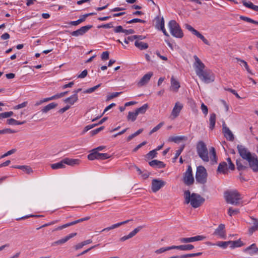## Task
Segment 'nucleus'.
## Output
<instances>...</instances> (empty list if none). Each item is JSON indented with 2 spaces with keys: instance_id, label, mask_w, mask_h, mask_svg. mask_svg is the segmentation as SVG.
<instances>
[{
  "instance_id": "obj_26",
  "label": "nucleus",
  "mask_w": 258,
  "mask_h": 258,
  "mask_svg": "<svg viewBox=\"0 0 258 258\" xmlns=\"http://www.w3.org/2000/svg\"><path fill=\"white\" fill-rule=\"evenodd\" d=\"M229 244H230V247L231 248L235 247H239L244 245V243L241 241L240 239L235 241H228Z\"/></svg>"
},
{
  "instance_id": "obj_29",
  "label": "nucleus",
  "mask_w": 258,
  "mask_h": 258,
  "mask_svg": "<svg viewBox=\"0 0 258 258\" xmlns=\"http://www.w3.org/2000/svg\"><path fill=\"white\" fill-rule=\"evenodd\" d=\"M78 100V95L73 94L72 96L67 98L64 99V101L66 103H68L70 105H72Z\"/></svg>"
},
{
  "instance_id": "obj_56",
  "label": "nucleus",
  "mask_w": 258,
  "mask_h": 258,
  "mask_svg": "<svg viewBox=\"0 0 258 258\" xmlns=\"http://www.w3.org/2000/svg\"><path fill=\"white\" fill-rule=\"evenodd\" d=\"M157 151L156 150H153L150 151L148 154L147 155L149 157H151L152 158H155L157 156Z\"/></svg>"
},
{
  "instance_id": "obj_40",
  "label": "nucleus",
  "mask_w": 258,
  "mask_h": 258,
  "mask_svg": "<svg viewBox=\"0 0 258 258\" xmlns=\"http://www.w3.org/2000/svg\"><path fill=\"white\" fill-rule=\"evenodd\" d=\"M51 167L52 169H58L64 168L65 165L63 162V160H62L59 162L51 164Z\"/></svg>"
},
{
  "instance_id": "obj_48",
  "label": "nucleus",
  "mask_w": 258,
  "mask_h": 258,
  "mask_svg": "<svg viewBox=\"0 0 258 258\" xmlns=\"http://www.w3.org/2000/svg\"><path fill=\"white\" fill-rule=\"evenodd\" d=\"M163 125V122H160L155 127H154L149 133V135H152L153 133L157 132L158 130H159Z\"/></svg>"
},
{
  "instance_id": "obj_25",
  "label": "nucleus",
  "mask_w": 258,
  "mask_h": 258,
  "mask_svg": "<svg viewBox=\"0 0 258 258\" xmlns=\"http://www.w3.org/2000/svg\"><path fill=\"white\" fill-rule=\"evenodd\" d=\"M149 165L153 167H157L158 168H164L166 164L163 162L159 161L158 160H153L149 162Z\"/></svg>"
},
{
  "instance_id": "obj_3",
  "label": "nucleus",
  "mask_w": 258,
  "mask_h": 258,
  "mask_svg": "<svg viewBox=\"0 0 258 258\" xmlns=\"http://www.w3.org/2000/svg\"><path fill=\"white\" fill-rule=\"evenodd\" d=\"M196 148L199 156L204 161L208 162L209 161L208 151L205 143L202 141L198 142Z\"/></svg>"
},
{
  "instance_id": "obj_36",
  "label": "nucleus",
  "mask_w": 258,
  "mask_h": 258,
  "mask_svg": "<svg viewBox=\"0 0 258 258\" xmlns=\"http://www.w3.org/2000/svg\"><path fill=\"white\" fill-rule=\"evenodd\" d=\"M13 167L21 169L27 174H30L33 172L32 169L28 166H13Z\"/></svg>"
},
{
  "instance_id": "obj_15",
  "label": "nucleus",
  "mask_w": 258,
  "mask_h": 258,
  "mask_svg": "<svg viewBox=\"0 0 258 258\" xmlns=\"http://www.w3.org/2000/svg\"><path fill=\"white\" fill-rule=\"evenodd\" d=\"M90 219V217L89 216L79 219L78 220L72 221L71 222H69L67 224H63L61 226H59L55 229V230H60L62 229H64V228H66L69 226L77 224L79 223L85 221H87V220H89Z\"/></svg>"
},
{
  "instance_id": "obj_17",
  "label": "nucleus",
  "mask_w": 258,
  "mask_h": 258,
  "mask_svg": "<svg viewBox=\"0 0 258 258\" xmlns=\"http://www.w3.org/2000/svg\"><path fill=\"white\" fill-rule=\"evenodd\" d=\"M213 234L218 235L221 238L225 239L226 238V234L225 230V225L220 224L218 228L215 229Z\"/></svg>"
},
{
  "instance_id": "obj_38",
  "label": "nucleus",
  "mask_w": 258,
  "mask_h": 258,
  "mask_svg": "<svg viewBox=\"0 0 258 258\" xmlns=\"http://www.w3.org/2000/svg\"><path fill=\"white\" fill-rule=\"evenodd\" d=\"M210 245H216L219 247H222L223 249H225L229 245L228 241H218L216 243H209Z\"/></svg>"
},
{
  "instance_id": "obj_10",
  "label": "nucleus",
  "mask_w": 258,
  "mask_h": 258,
  "mask_svg": "<svg viewBox=\"0 0 258 258\" xmlns=\"http://www.w3.org/2000/svg\"><path fill=\"white\" fill-rule=\"evenodd\" d=\"M166 184V182L160 179H153L152 181V190L156 192Z\"/></svg>"
},
{
  "instance_id": "obj_32",
  "label": "nucleus",
  "mask_w": 258,
  "mask_h": 258,
  "mask_svg": "<svg viewBox=\"0 0 258 258\" xmlns=\"http://www.w3.org/2000/svg\"><path fill=\"white\" fill-rule=\"evenodd\" d=\"M156 27L160 29L164 27V20L163 17H157L156 18Z\"/></svg>"
},
{
  "instance_id": "obj_20",
  "label": "nucleus",
  "mask_w": 258,
  "mask_h": 258,
  "mask_svg": "<svg viewBox=\"0 0 258 258\" xmlns=\"http://www.w3.org/2000/svg\"><path fill=\"white\" fill-rule=\"evenodd\" d=\"M76 235H77V233H71V234H69L68 235L66 236V237L61 238V239H59L58 240L53 242L51 244V245L55 246L57 245H60V244H63L65 242H66L67 241H68L71 238L75 236Z\"/></svg>"
},
{
  "instance_id": "obj_18",
  "label": "nucleus",
  "mask_w": 258,
  "mask_h": 258,
  "mask_svg": "<svg viewBox=\"0 0 258 258\" xmlns=\"http://www.w3.org/2000/svg\"><path fill=\"white\" fill-rule=\"evenodd\" d=\"M222 131L224 137L229 141H233L234 139V135L229 128L226 126L225 122L222 124Z\"/></svg>"
},
{
  "instance_id": "obj_27",
  "label": "nucleus",
  "mask_w": 258,
  "mask_h": 258,
  "mask_svg": "<svg viewBox=\"0 0 258 258\" xmlns=\"http://www.w3.org/2000/svg\"><path fill=\"white\" fill-rule=\"evenodd\" d=\"M174 249H179L180 250H189L194 248V246L190 244L180 245H174Z\"/></svg>"
},
{
  "instance_id": "obj_2",
  "label": "nucleus",
  "mask_w": 258,
  "mask_h": 258,
  "mask_svg": "<svg viewBox=\"0 0 258 258\" xmlns=\"http://www.w3.org/2000/svg\"><path fill=\"white\" fill-rule=\"evenodd\" d=\"M224 198L227 203L234 205L239 204L240 194L236 190H227L224 192Z\"/></svg>"
},
{
  "instance_id": "obj_44",
  "label": "nucleus",
  "mask_w": 258,
  "mask_h": 258,
  "mask_svg": "<svg viewBox=\"0 0 258 258\" xmlns=\"http://www.w3.org/2000/svg\"><path fill=\"white\" fill-rule=\"evenodd\" d=\"M210 159L212 161H216V153L215 149L214 147H211L210 149L209 152Z\"/></svg>"
},
{
  "instance_id": "obj_62",
  "label": "nucleus",
  "mask_w": 258,
  "mask_h": 258,
  "mask_svg": "<svg viewBox=\"0 0 258 258\" xmlns=\"http://www.w3.org/2000/svg\"><path fill=\"white\" fill-rule=\"evenodd\" d=\"M227 161L229 164V168L232 170H234L235 169V166L232 162L231 159L230 158H228L227 159Z\"/></svg>"
},
{
  "instance_id": "obj_4",
  "label": "nucleus",
  "mask_w": 258,
  "mask_h": 258,
  "mask_svg": "<svg viewBox=\"0 0 258 258\" xmlns=\"http://www.w3.org/2000/svg\"><path fill=\"white\" fill-rule=\"evenodd\" d=\"M168 27L172 36L176 38H182L183 32L179 24L175 20H171L168 23Z\"/></svg>"
},
{
  "instance_id": "obj_43",
  "label": "nucleus",
  "mask_w": 258,
  "mask_h": 258,
  "mask_svg": "<svg viewBox=\"0 0 258 258\" xmlns=\"http://www.w3.org/2000/svg\"><path fill=\"white\" fill-rule=\"evenodd\" d=\"M138 115L135 112H129L127 116V119L128 120H131L132 121H134L136 120L137 117Z\"/></svg>"
},
{
  "instance_id": "obj_52",
  "label": "nucleus",
  "mask_w": 258,
  "mask_h": 258,
  "mask_svg": "<svg viewBox=\"0 0 258 258\" xmlns=\"http://www.w3.org/2000/svg\"><path fill=\"white\" fill-rule=\"evenodd\" d=\"M121 93V92L112 93L111 95L107 96V100H110L114 97H116Z\"/></svg>"
},
{
  "instance_id": "obj_6",
  "label": "nucleus",
  "mask_w": 258,
  "mask_h": 258,
  "mask_svg": "<svg viewBox=\"0 0 258 258\" xmlns=\"http://www.w3.org/2000/svg\"><path fill=\"white\" fill-rule=\"evenodd\" d=\"M199 78L205 83L208 84L213 82L215 80L214 74L210 70H204L197 74Z\"/></svg>"
},
{
  "instance_id": "obj_13",
  "label": "nucleus",
  "mask_w": 258,
  "mask_h": 258,
  "mask_svg": "<svg viewBox=\"0 0 258 258\" xmlns=\"http://www.w3.org/2000/svg\"><path fill=\"white\" fill-rule=\"evenodd\" d=\"M183 107V105L181 103L179 102L175 103L171 113V117L172 119H175L179 115Z\"/></svg>"
},
{
  "instance_id": "obj_8",
  "label": "nucleus",
  "mask_w": 258,
  "mask_h": 258,
  "mask_svg": "<svg viewBox=\"0 0 258 258\" xmlns=\"http://www.w3.org/2000/svg\"><path fill=\"white\" fill-rule=\"evenodd\" d=\"M110 157V156L107 153H100L95 150H92V153L88 155V159L89 160H93L95 159L98 160H104L108 159Z\"/></svg>"
},
{
  "instance_id": "obj_60",
  "label": "nucleus",
  "mask_w": 258,
  "mask_h": 258,
  "mask_svg": "<svg viewBox=\"0 0 258 258\" xmlns=\"http://www.w3.org/2000/svg\"><path fill=\"white\" fill-rule=\"evenodd\" d=\"M104 128V126H101L99 128H96L91 132V134L92 136L98 134L99 132L103 130Z\"/></svg>"
},
{
  "instance_id": "obj_28",
  "label": "nucleus",
  "mask_w": 258,
  "mask_h": 258,
  "mask_svg": "<svg viewBox=\"0 0 258 258\" xmlns=\"http://www.w3.org/2000/svg\"><path fill=\"white\" fill-rule=\"evenodd\" d=\"M251 219L253 221V225L250 227L248 230L249 234L250 235L258 229V219L253 217H251Z\"/></svg>"
},
{
  "instance_id": "obj_14",
  "label": "nucleus",
  "mask_w": 258,
  "mask_h": 258,
  "mask_svg": "<svg viewBox=\"0 0 258 258\" xmlns=\"http://www.w3.org/2000/svg\"><path fill=\"white\" fill-rule=\"evenodd\" d=\"M93 26L91 25H86L81 27L80 29L71 32V35L73 36L78 37L82 36L85 34L89 30L91 29Z\"/></svg>"
},
{
  "instance_id": "obj_57",
  "label": "nucleus",
  "mask_w": 258,
  "mask_h": 258,
  "mask_svg": "<svg viewBox=\"0 0 258 258\" xmlns=\"http://www.w3.org/2000/svg\"><path fill=\"white\" fill-rule=\"evenodd\" d=\"M240 19H241V20L246 21L247 22H249V23H253V24H254V20H253L251 18H249L248 17H247L241 16Z\"/></svg>"
},
{
  "instance_id": "obj_54",
  "label": "nucleus",
  "mask_w": 258,
  "mask_h": 258,
  "mask_svg": "<svg viewBox=\"0 0 258 258\" xmlns=\"http://www.w3.org/2000/svg\"><path fill=\"white\" fill-rule=\"evenodd\" d=\"M201 109L205 115H207L208 113V108L203 103L201 104Z\"/></svg>"
},
{
  "instance_id": "obj_61",
  "label": "nucleus",
  "mask_w": 258,
  "mask_h": 258,
  "mask_svg": "<svg viewBox=\"0 0 258 258\" xmlns=\"http://www.w3.org/2000/svg\"><path fill=\"white\" fill-rule=\"evenodd\" d=\"M109 58L108 51H104L101 55V59L102 60H107Z\"/></svg>"
},
{
  "instance_id": "obj_45",
  "label": "nucleus",
  "mask_w": 258,
  "mask_h": 258,
  "mask_svg": "<svg viewBox=\"0 0 258 258\" xmlns=\"http://www.w3.org/2000/svg\"><path fill=\"white\" fill-rule=\"evenodd\" d=\"M239 213V210L238 209H233L231 207L229 208L228 210V214L230 216H232L233 215H237Z\"/></svg>"
},
{
  "instance_id": "obj_46",
  "label": "nucleus",
  "mask_w": 258,
  "mask_h": 258,
  "mask_svg": "<svg viewBox=\"0 0 258 258\" xmlns=\"http://www.w3.org/2000/svg\"><path fill=\"white\" fill-rule=\"evenodd\" d=\"M184 147H181L180 149L176 151V153L174 156V157L173 158V162H175L178 157L181 154V152L183 150Z\"/></svg>"
},
{
  "instance_id": "obj_51",
  "label": "nucleus",
  "mask_w": 258,
  "mask_h": 258,
  "mask_svg": "<svg viewBox=\"0 0 258 258\" xmlns=\"http://www.w3.org/2000/svg\"><path fill=\"white\" fill-rule=\"evenodd\" d=\"M16 132V131L11 130V128H5L2 130V134H13Z\"/></svg>"
},
{
  "instance_id": "obj_22",
  "label": "nucleus",
  "mask_w": 258,
  "mask_h": 258,
  "mask_svg": "<svg viewBox=\"0 0 258 258\" xmlns=\"http://www.w3.org/2000/svg\"><path fill=\"white\" fill-rule=\"evenodd\" d=\"M153 75V73L152 72H149L147 74L144 75L141 78L140 81L138 82L139 86H143L146 84L150 80L152 76Z\"/></svg>"
},
{
  "instance_id": "obj_47",
  "label": "nucleus",
  "mask_w": 258,
  "mask_h": 258,
  "mask_svg": "<svg viewBox=\"0 0 258 258\" xmlns=\"http://www.w3.org/2000/svg\"><path fill=\"white\" fill-rule=\"evenodd\" d=\"M183 139V137L176 136V137H170L169 138L168 141L170 142H174L177 143V142L182 140Z\"/></svg>"
},
{
  "instance_id": "obj_53",
  "label": "nucleus",
  "mask_w": 258,
  "mask_h": 258,
  "mask_svg": "<svg viewBox=\"0 0 258 258\" xmlns=\"http://www.w3.org/2000/svg\"><path fill=\"white\" fill-rule=\"evenodd\" d=\"M242 4H243V6H244L245 7L251 9H252L253 6L254 5L251 2H247L245 1H243Z\"/></svg>"
},
{
  "instance_id": "obj_9",
  "label": "nucleus",
  "mask_w": 258,
  "mask_h": 258,
  "mask_svg": "<svg viewBox=\"0 0 258 258\" xmlns=\"http://www.w3.org/2000/svg\"><path fill=\"white\" fill-rule=\"evenodd\" d=\"M183 180L184 183L187 185H191L194 182L192 168L190 166H188L186 171L184 173Z\"/></svg>"
},
{
  "instance_id": "obj_5",
  "label": "nucleus",
  "mask_w": 258,
  "mask_h": 258,
  "mask_svg": "<svg viewBox=\"0 0 258 258\" xmlns=\"http://www.w3.org/2000/svg\"><path fill=\"white\" fill-rule=\"evenodd\" d=\"M207 172L206 168L202 166H199L197 168L196 174V181L202 184H204L207 182Z\"/></svg>"
},
{
  "instance_id": "obj_24",
  "label": "nucleus",
  "mask_w": 258,
  "mask_h": 258,
  "mask_svg": "<svg viewBox=\"0 0 258 258\" xmlns=\"http://www.w3.org/2000/svg\"><path fill=\"white\" fill-rule=\"evenodd\" d=\"M63 162L65 164H67L70 166H75L76 165H79L80 164V161L77 159H71L66 158L63 159Z\"/></svg>"
},
{
  "instance_id": "obj_42",
  "label": "nucleus",
  "mask_w": 258,
  "mask_h": 258,
  "mask_svg": "<svg viewBox=\"0 0 258 258\" xmlns=\"http://www.w3.org/2000/svg\"><path fill=\"white\" fill-rule=\"evenodd\" d=\"M174 245H172L171 246H168V247H161V248L155 250V252L157 254H160V253L164 252L167 250L174 249Z\"/></svg>"
},
{
  "instance_id": "obj_1",
  "label": "nucleus",
  "mask_w": 258,
  "mask_h": 258,
  "mask_svg": "<svg viewBox=\"0 0 258 258\" xmlns=\"http://www.w3.org/2000/svg\"><path fill=\"white\" fill-rule=\"evenodd\" d=\"M185 202L186 204L190 203L194 208H197L204 202L205 199L200 195L196 193L190 194L189 190H186L184 193Z\"/></svg>"
},
{
  "instance_id": "obj_33",
  "label": "nucleus",
  "mask_w": 258,
  "mask_h": 258,
  "mask_svg": "<svg viewBox=\"0 0 258 258\" xmlns=\"http://www.w3.org/2000/svg\"><path fill=\"white\" fill-rule=\"evenodd\" d=\"M135 45L140 50H144L148 48V44L147 43H144L139 40H136L135 42Z\"/></svg>"
},
{
  "instance_id": "obj_7",
  "label": "nucleus",
  "mask_w": 258,
  "mask_h": 258,
  "mask_svg": "<svg viewBox=\"0 0 258 258\" xmlns=\"http://www.w3.org/2000/svg\"><path fill=\"white\" fill-rule=\"evenodd\" d=\"M237 149L240 156L246 161L250 160V157H252V154L248 149L244 146L242 145H237Z\"/></svg>"
},
{
  "instance_id": "obj_63",
  "label": "nucleus",
  "mask_w": 258,
  "mask_h": 258,
  "mask_svg": "<svg viewBox=\"0 0 258 258\" xmlns=\"http://www.w3.org/2000/svg\"><path fill=\"white\" fill-rule=\"evenodd\" d=\"M17 151L16 149H12V150L8 151L6 153L4 154L2 157H5L6 156H9L12 154L15 153Z\"/></svg>"
},
{
  "instance_id": "obj_39",
  "label": "nucleus",
  "mask_w": 258,
  "mask_h": 258,
  "mask_svg": "<svg viewBox=\"0 0 258 258\" xmlns=\"http://www.w3.org/2000/svg\"><path fill=\"white\" fill-rule=\"evenodd\" d=\"M148 107L149 106L148 104H145L141 107L137 108L135 110V111L136 112L138 115H139V114H144L148 109Z\"/></svg>"
},
{
  "instance_id": "obj_19",
  "label": "nucleus",
  "mask_w": 258,
  "mask_h": 258,
  "mask_svg": "<svg viewBox=\"0 0 258 258\" xmlns=\"http://www.w3.org/2000/svg\"><path fill=\"white\" fill-rule=\"evenodd\" d=\"M243 252L247 253L250 256L258 254V248L255 243H253L243 249Z\"/></svg>"
},
{
  "instance_id": "obj_35",
  "label": "nucleus",
  "mask_w": 258,
  "mask_h": 258,
  "mask_svg": "<svg viewBox=\"0 0 258 258\" xmlns=\"http://www.w3.org/2000/svg\"><path fill=\"white\" fill-rule=\"evenodd\" d=\"M216 115L215 113H213L210 114L209 122H210V128L213 130L216 123Z\"/></svg>"
},
{
  "instance_id": "obj_31",
  "label": "nucleus",
  "mask_w": 258,
  "mask_h": 258,
  "mask_svg": "<svg viewBox=\"0 0 258 258\" xmlns=\"http://www.w3.org/2000/svg\"><path fill=\"white\" fill-rule=\"evenodd\" d=\"M130 221V220H126V221H122V222H119V223H118L112 225L110 227H107V228H105L103 229L102 231H109V230H110L119 227L120 226H121L122 225H123L124 224L127 223Z\"/></svg>"
},
{
  "instance_id": "obj_58",
  "label": "nucleus",
  "mask_w": 258,
  "mask_h": 258,
  "mask_svg": "<svg viewBox=\"0 0 258 258\" xmlns=\"http://www.w3.org/2000/svg\"><path fill=\"white\" fill-rule=\"evenodd\" d=\"M114 31L115 33H121V32L123 33L124 29H123V28L121 26H118L114 28Z\"/></svg>"
},
{
  "instance_id": "obj_16",
  "label": "nucleus",
  "mask_w": 258,
  "mask_h": 258,
  "mask_svg": "<svg viewBox=\"0 0 258 258\" xmlns=\"http://www.w3.org/2000/svg\"><path fill=\"white\" fill-rule=\"evenodd\" d=\"M246 161L248 162L250 168L253 171L258 172V159L255 154H253L250 160H248Z\"/></svg>"
},
{
  "instance_id": "obj_23",
  "label": "nucleus",
  "mask_w": 258,
  "mask_h": 258,
  "mask_svg": "<svg viewBox=\"0 0 258 258\" xmlns=\"http://www.w3.org/2000/svg\"><path fill=\"white\" fill-rule=\"evenodd\" d=\"M180 88V84L179 82L176 80L173 76L171 78V86L170 90L177 92L178 89Z\"/></svg>"
},
{
  "instance_id": "obj_50",
  "label": "nucleus",
  "mask_w": 258,
  "mask_h": 258,
  "mask_svg": "<svg viewBox=\"0 0 258 258\" xmlns=\"http://www.w3.org/2000/svg\"><path fill=\"white\" fill-rule=\"evenodd\" d=\"M137 22L145 23L146 22V21L145 20H142L140 19L135 18L130 21L126 22V23L127 24H132V23H137Z\"/></svg>"
},
{
  "instance_id": "obj_59",
  "label": "nucleus",
  "mask_w": 258,
  "mask_h": 258,
  "mask_svg": "<svg viewBox=\"0 0 258 258\" xmlns=\"http://www.w3.org/2000/svg\"><path fill=\"white\" fill-rule=\"evenodd\" d=\"M185 28L188 30V31H190L191 32H192V33L193 34H194V33L196 32V30L195 29L191 26H190V25L189 24H185Z\"/></svg>"
},
{
  "instance_id": "obj_37",
  "label": "nucleus",
  "mask_w": 258,
  "mask_h": 258,
  "mask_svg": "<svg viewBox=\"0 0 258 258\" xmlns=\"http://www.w3.org/2000/svg\"><path fill=\"white\" fill-rule=\"evenodd\" d=\"M236 164L237 169L239 171L244 170L248 168L247 164L243 165L241 159H237L236 162Z\"/></svg>"
},
{
  "instance_id": "obj_49",
  "label": "nucleus",
  "mask_w": 258,
  "mask_h": 258,
  "mask_svg": "<svg viewBox=\"0 0 258 258\" xmlns=\"http://www.w3.org/2000/svg\"><path fill=\"white\" fill-rule=\"evenodd\" d=\"M101 84H98L93 87L89 88L85 91H84V93H91L95 91L98 88H99Z\"/></svg>"
},
{
  "instance_id": "obj_64",
  "label": "nucleus",
  "mask_w": 258,
  "mask_h": 258,
  "mask_svg": "<svg viewBox=\"0 0 258 258\" xmlns=\"http://www.w3.org/2000/svg\"><path fill=\"white\" fill-rule=\"evenodd\" d=\"M27 104V102H24L21 104H18L14 107V108L16 109H20L22 108H24L26 106Z\"/></svg>"
},
{
  "instance_id": "obj_12",
  "label": "nucleus",
  "mask_w": 258,
  "mask_h": 258,
  "mask_svg": "<svg viewBox=\"0 0 258 258\" xmlns=\"http://www.w3.org/2000/svg\"><path fill=\"white\" fill-rule=\"evenodd\" d=\"M206 237L203 235H197L191 237H183L179 239L181 243H188L197 241H202L204 240Z\"/></svg>"
},
{
  "instance_id": "obj_41",
  "label": "nucleus",
  "mask_w": 258,
  "mask_h": 258,
  "mask_svg": "<svg viewBox=\"0 0 258 258\" xmlns=\"http://www.w3.org/2000/svg\"><path fill=\"white\" fill-rule=\"evenodd\" d=\"M236 59L237 60V61L240 62V64L241 66H243L248 73L253 75V73L251 72V70L249 68L247 63L245 60L241 59L238 58H236Z\"/></svg>"
},
{
  "instance_id": "obj_21",
  "label": "nucleus",
  "mask_w": 258,
  "mask_h": 258,
  "mask_svg": "<svg viewBox=\"0 0 258 258\" xmlns=\"http://www.w3.org/2000/svg\"><path fill=\"white\" fill-rule=\"evenodd\" d=\"M143 226H140L135 228L134 230L131 232L128 235H125L120 238L121 241H124L130 238L134 237L138 232H139L142 228Z\"/></svg>"
},
{
  "instance_id": "obj_11",
  "label": "nucleus",
  "mask_w": 258,
  "mask_h": 258,
  "mask_svg": "<svg viewBox=\"0 0 258 258\" xmlns=\"http://www.w3.org/2000/svg\"><path fill=\"white\" fill-rule=\"evenodd\" d=\"M194 58L195 60L194 66L195 68L196 74L197 75L204 71L205 66L197 55H194Z\"/></svg>"
},
{
  "instance_id": "obj_30",
  "label": "nucleus",
  "mask_w": 258,
  "mask_h": 258,
  "mask_svg": "<svg viewBox=\"0 0 258 258\" xmlns=\"http://www.w3.org/2000/svg\"><path fill=\"white\" fill-rule=\"evenodd\" d=\"M227 171V164L225 162L220 163L218 167L217 171L225 174Z\"/></svg>"
},
{
  "instance_id": "obj_34",
  "label": "nucleus",
  "mask_w": 258,
  "mask_h": 258,
  "mask_svg": "<svg viewBox=\"0 0 258 258\" xmlns=\"http://www.w3.org/2000/svg\"><path fill=\"white\" fill-rule=\"evenodd\" d=\"M57 105V104L56 103H54V102L50 103L49 104H48L46 106H45V107H44L41 109V111L43 113H47L48 111H49L51 109H53L55 107H56Z\"/></svg>"
},
{
  "instance_id": "obj_55",
  "label": "nucleus",
  "mask_w": 258,
  "mask_h": 258,
  "mask_svg": "<svg viewBox=\"0 0 258 258\" xmlns=\"http://www.w3.org/2000/svg\"><path fill=\"white\" fill-rule=\"evenodd\" d=\"M172 257H177L176 258H187V257H194V253H189L183 254L180 256H173Z\"/></svg>"
}]
</instances>
